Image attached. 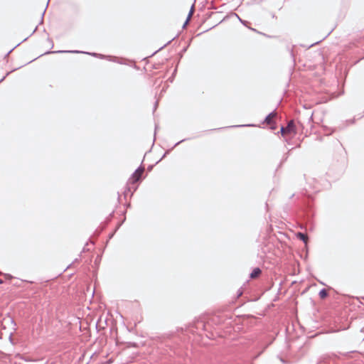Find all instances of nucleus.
<instances>
[{
  "mask_svg": "<svg viewBox=\"0 0 364 364\" xmlns=\"http://www.w3.org/2000/svg\"><path fill=\"white\" fill-rule=\"evenodd\" d=\"M157 127H158L157 124H155V132H154V134H156V131L157 129Z\"/></svg>",
  "mask_w": 364,
  "mask_h": 364,
  "instance_id": "nucleus-36",
  "label": "nucleus"
},
{
  "mask_svg": "<svg viewBox=\"0 0 364 364\" xmlns=\"http://www.w3.org/2000/svg\"><path fill=\"white\" fill-rule=\"evenodd\" d=\"M250 29H251L252 31H256L255 28H250Z\"/></svg>",
  "mask_w": 364,
  "mask_h": 364,
  "instance_id": "nucleus-40",
  "label": "nucleus"
},
{
  "mask_svg": "<svg viewBox=\"0 0 364 364\" xmlns=\"http://www.w3.org/2000/svg\"><path fill=\"white\" fill-rule=\"evenodd\" d=\"M296 237L299 240H300L301 241H302L305 244L307 242L308 237H307V236L304 232H299L296 233Z\"/></svg>",
  "mask_w": 364,
  "mask_h": 364,
  "instance_id": "nucleus-9",
  "label": "nucleus"
},
{
  "mask_svg": "<svg viewBox=\"0 0 364 364\" xmlns=\"http://www.w3.org/2000/svg\"><path fill=\"white\" fill-rule=\"evenodd\" d=\"M78 261H79V259H75V261H74V262H78Z\"/></svg>",
  "mask_w": 364,
  "mask_h": 364,
  "instance_id": "nucleus-42",
  "label": "nucleus"
},
{
  "mask_svg": "<svg viewBox=\"0 0 364 364\" xmlns=\"http://www.w3.org/2000/svg\"><path fill=\"white\" fill-rule=\"evenodd\" d=\"M262 272V270L259 267H255L251 273L250 274V278L254 279L257 277Z\"/></svg>",
  "mask_w": 364,
  "mask_h": 364,
  "instance_id": "nucleus-8",
  "label": "nucleus"
},
{
  "mask_svg": "<svg viewBox=\"0 0 364 364\" xmlns=\"http://www.w3.org/2000/svg\"><path fill=\"white\" fill-rule=\"evenodd\" d=\"M45 14H46V9H44V11L43 12V14H42L41 23H43V16H44Z\"/></svg>",
  "mask_w": 364,
  "mask_h": 364,
  "instance_id": "nucleus-27",
  "label": "nucleus"
},
{
  "mask_svg": "<svg viewBox=\"0 0 364 364\" xmlns=\"http://www.w3.org/2000/svg\"><path fill=\"white\" fill-rule=\"evenodd\" d=\"M124 220H125V218H124ZM124 220H122V222H121V223L118 225V226L117 227V228H116L115 231H116V230H117V229H118V228L122 225V223H124Z\"/></svg>",
  "mask_w": 364,
  "mask_h": 364,
  "instance_id": "nucleus-29",
  "label": "nucleus"
},
{
  "mask_svg": "<svg viewBox=\"0 0 364 364\" xmlns=\"http://www.w3.org/2000/svg\"><path fill=\"white\" fill-rule=\"evenodd\" d=\"M85 53L87 55H90L94 57H99L101 59H109V60L115 61L114 60H112V58H115V57L111 56V55H105L103 54H100L97 53H89V52H84V51H80L77 50H58V51H50L47 50V55L49 53Z\"/></svg>",
  "mask_w": 364,
  "mask_h": 364,
  "instance_id": "nucleus-2",
  "label": "nucleus"
},
{
  "mask_svg": "<svg viewBox=\"0 0 364 364\" xmlns=\"http://www.w3.org/2000/svg\"><path fill=\"white\" fill-rule=\"evenodd\" d=\"M176 73H177V68H175L171 74V75L168 77V80L170 82H173V80H174V77L176 75Z\"/></svg>",
  "mask_w": 364,
  "mask_h": 364,
  "instance_id": "nucleus-14",
  "label": "nucleus"
},
{
  "mask_svg": "<svg viewBox=\"0 0 364 364\" xmlns=\"http://www.w3.org/2000/svg\"><path fill=\"white\" fill-rule=\"evenodd\" d=\"M138 188V183H131L129 182V179L128 180L124 191L123 192V194L124 196V198H126L127 196V194L129 193H131V196H133L134 193L136 191Z\"/></svg>",
  "mask_w": 364,
  "mask_h": 364,
  "instance_id": "nucleus-5",
  "label": "nucleus"
},
{
  "mask_svg": "<svg viewBox=\"0 0 364 364\" xmlns=\"http://www.w3.org/2000/svg\"><path fill=\"white\" fill-rule=\"evenodd\" d=\"M271 343H269L266 345H264L263 347H262V350L256 355L254 356V359H256L262 353L263 351L269 346V345H270Z\"/></svg>",
  "mask_w": 364,
  "mask_h": 364,
  "instance_id": "nucleus-15",
  "label": "nucleus"
},
{
  "mask_svg": "<svg viewBox=\"0 0 364 364\" xmlns=\"http://www.w3.org/2000/svg\"><path fill=\"white\" fill-rule=\"evenodd\" d=\"M188 47H184L181 51V55H182L186 50Z\"/></svg>",
  "mask_w": 364,
  "mask_h": 364,
  "instance_id": "nucleus-23",
  "label": "nucleus"
},
{
  "mask_svg": "<svg viewBox=\"0 0 364 364\" xmlns=\"http://www.w3.org/2000/svg\"><path fill=\"white\" fill-rule=\"evenodd\" d=\"M49 2H50V0H47V3H46L47 8H48V6H49Z\"/></svg>",
  "mask_w": 364,
  "mask_h": 364,
  "instance_id": "nucleus-35",
  "label": "nucleus"
},
{
  "mask_svg": "<svg viewBox=\"0 0 364 364\" xmlns=\"http://www.w3.org/2000/svg\"><path fill=\"white\" fill-rule=\"evenodd\" d=\"M323 128H324V130H325V131H326V130H330V129H329L328 128H327L326 127H324Z\"/></svg>",
  "mask_w": 364,
  "mask_h": 364,
  "instance_id": "nucleus-39",
  "label": "nucleus"
},
{
  "mask_svg": "<svg viewBox=\"0 0 364 364\" xmlns=\"http://www.w3.org/2000/svg\"><path fill=\"white\" fill-rule=\"evenodd\" d=\"M153 167H154V165H149V166H148V167H147V171H151L152 170Z\"/></svg>",
  "mask_w": 364,
  "mask_h": 364,
  "instance_id": "nucleus-26",
  "label": "nucleus"
},
{
  "mask_svg": "<svg viewBox=\"0 0 364 364\" xmlns=\"http://www.w3.org/2000/svg\"><path fill=\"white\" fill-rule=\"evenodd\" d=\"M318 296L321 299H324L328 296V293L326 289L323 288L319 291Z\"/></svg>",
  "mask_w": 364,
  "mask_h": 364,
  "instance_id": "nucleus-11",
  "label": "nucleus"
},
{
  "mask_svg": "<svg viewBox=\"0 0 364 364\" xmlns=\"http://www.w3.org/2000/svg\"><path fill=\"white\" fill-rule=\"evenodd\" d=\"M287 134L292 135V136H295L299 130H303L304 127L302 123L298 122L297 124L295 123L294 119L289 120L287 126L285 127Z\"/></svg>",
  "mask_w": 364,
  "mask_h": 364,
  "instance_id": "nucleus-3",
  "label": "nucleus"
},
{
  "mask_svg": "<svg viewBox=\"0 0 364 364\" xmlns=\"http://www.w3.org/2000/svg\"><path fill=\"white\" fill-rule=\"evenodd\" d=\"M188 21H189L188 18H187L186 21L184 22V23L183 25V28H185L186 26V25L188 24Z\"/></svg>",
  "mask_w": 364,
  "mask_h": 364,
  "instance_id": "nucleus-25",
  "label": "nucleus"
},
{
  "mask_svg": "<svg viewBox=\"0 0 364 364\" xmlns=\"http://www.w3.org/2000/svg\"><path fill=\"white\" fill-rule=\"evenodd\" d=\"M280 360H281V362H282L283 363H286V362H285V360H284V358H280Z\"/></svg>",
  "mask_w": 364,
  "mask_h": 364,
  "instance_id": "nucleus-34",
  "label": "nucleus"
},
{
  "mask_svg": "<svg viewBox=\"0 0 364 364\" xmlns=\"http://www.w3.org/2000/svg\"><path fill=\"white\" fill-rule=\"evenodd\" d=\"M276 128H277L276 124H271V126H270L271 129L274 130V129H276Z\"/></svg>",
  "mask_w": 364,
  "mask_h": 364,
  "instance_id": "nucleus-24",
  "label": "nucleus"
},
{
  "mask_svg": "<svg viewBox=\"0 0 364 364\" xmlns=\"http://www.w3.org/2000/svg\"><path fill=\"white\" fill-rule=\"evenodd\" d=\"M99 259H100V257L98 255L96 259L95 260V262L97 263V262L99 261Z\"/></svg>",
  "mask_w": 364,
  "mask_h": 364,
  "instance_id": "nucleus-31",
  "label": "nucleus"
},
{
  "mask_svg": "<svg viewBox=\"0 0 364 364\" xmlns=\"http://www.w3.org/2000/svg\"><path fill=\"white\" fill-rule=\"evenodd\" d=\"M333 132V130H331L330 132H326V135H331Z\"/></svg>",
  "mask_w": 364,
  "mask_h": 364,
  "instance_id": "nucleus-30",
  "label": "nucleus"
},
{
  "mask_svg": "<svg viewBox=\"0 0 364 364\" xmlns=\"http://www.w3.org/2000/svg\"><path fill=\"white\" fill-rule=\"evenodd\" d=\"M276 109L277 108H275L273 111H272L271 112H269L266 117L264 119L262 123L263 124H271L272 122V119L275 117L276 115Z\"/></svg>",
  "mask_w": 364,
  "mask_h": 364,
  "instance_id": "nucleus-6",
  "label": "nucleus"
},
{
  "mask_svg": "<svg viewBox=\"0 0 364 364\" xmlns=\"http://www.w3.org/2000/svg\"><path fill=\"white\" fill-rule=\"evenodd\" d=\"M143 163V161L141 162ZM144 170V167L142 164L134 171V172L131 175L129 178V182L131 183H139L141 181V172H143Z\"/></svg>",
  "mask_w": 364,
  "mask_h": 364,
  "instance_id": "nucleus-4",
  "label": "nucleus"
},
{
  "mask_svg": "<svg viewBox=\"0 0 364 364\" xmlns=\"http://www.w3.org/2000/svg\"><path fill=\"white\" fill-rule=\"evenodd\" d=\"M191 15H192V10H191L188 13V20L190 19V18L191 17Z\"/></svg>",
  "mask_w": 364,
  "mask_h": 364,
  "instance_id": "nucleus-28",
  "label": "nucleus"
},
{
  "mask_svg": "<svg viewBox=\"0 0 364 364\" xmlns=\"http://www.w3.org/2000/svg\"><path fill=\"white\" fill-rule=\"evenodd\" d=\"M128 346L129 347L136 348V347H138V344L136 343H134V342H129L128 343Z\"/></svg>",
  "mask_w": 364,
  "mask_h": 364,
  "instance_id": "nucleus-20",
  "label": "nucleus"
},
{
  "mask_svg": "<svg viewBox=\"0 0 364 364\" xmlns=\"http://www.w3.org/2000/svg\"><path fill=\"white\" fill-rule=\"evenodd\" d=\"M50 46V49L53 48V41H51L49 38H47V46Z\"/></svg>",
  "mask_w": 364,
  "mask_h": 364,
  "instance_id": "nucleus-19",
  "label": "nucleus"
},
{
  "mask_svg": "<svg viewBox=\"0 0 364 364\" xmlns=\"http://www.w3.org/2000/svg\"><path fill=\"white\" fill-rule=\"evenodd\" d=\"M277 134H281L282 136L285 137L286 134H287L285 127L281 126L280 130L277 132Z\"/></svg>",
  "mask_w": 364,
  "mask_h": 364,
  "instance_id": "nucleus-13",
  "label": "nucleus"
},
{
  "mask_svg": "<svg viewBox=\"0 0 364 364\" xmlns=\"http://www.w3.org/2000/svg\"><path fill=\"white\" fill-rule=\"evenodd\" d=\"M263 0H252L251 2V4H260Z\"/></svg>",
  "mask_w": 364,
  "mask_h": 364,
  "instance_id": "nucleus-22",
  "label": "nucleus"
},
{
  "mask_svg": "<svg viewBox=\"0 0 364 364\" xmlns=\"http://www.w3.org/2000/svg\"><path fill=\"white\" fill-rule=\"evenodd\" d=\"M188 139H191V138L183 139L180 140L179 141L176 142L171 149H168L165 151V153L163 154L161 158L156 163V164H157L159 161H161L163 159H164L168 154H169L173 149L176 147L178 145H179L182 142L186 141Z\"/></svg>",
  "mask_w": 364,
  "mask_h": 364,
  "instance_id": "nucleus-7",
  "label": "nucleus"
},
{
  "mask_svg": "<svg viewBox=\"0 0 364 364\" xmlns=\"http://www.w3.org/2000/svg\"><path fill=\"white\" fill-rule=\"evenodd\" d=\"M99 259H100V257L98 255L96 259L95 260V262L97 263V262L99 261Z\"/></svg>",
  "mask_w": 364,
  "mask_h": 364,
  "instance_id": "nucleus-32",
  "label": "nucleus"
},
{
  "mask_svg": "<svg viewBox=\"0 0 364 364\" xmlns=\"http://www.w3.org/2000/svg\"><path fill=\"white\" fill-rule=\"evenodd\" d=\"M235 15L238 18L240 22L245 26L247 27V24H249V22L242 19L237 14H235Z\"/></svg>",
  "mask_w": 364,
  "mask_h": 364,
  "instance_id": "nucleus-16",
  "label": "nucleus"
},
{
  "mask_svg": "<svg viewBox=\"0 0 364 364\" xmlns=\"http://www.w3.org/2000/svg\"><path fill=\"white\" fill-rule=\"evenodd\" d=\"M46 320H47V324H48L49 322V317L48 316H47Z\"/></svg>",
  "mask_w": 364,
  "mask_h": 364,
  "instance_id": "nucleus-38",
  "label": "nucleus"
},
{
  "mask_svg": "<svg viewBox=\"0 0 364 364\" xmlns=\"http://www.w3.org/2000/svg\"><path fill=\"white\" fill-rule=\"evenodd\" d=\"M171 43V41H168L165 45H164L163 46H161V48H159L158 50H156V51H154L149 57H151L153 55H154L156 53H158L159 50H162L165 46H166L168 44H169Z\"/></svg>",
  "mask_w": 364,
  "mask_h": 364,
  "instance_id": "nucleus-17",
  "label": "nucleus"
},
{
  "mask_svg": "<svg viewBox=\"0 0 364 364\" xmlns=\"http://www.w3.org/2000/svg\"><path fill=\"white\" fill-rule=\"evenodd\" d=\"M114 234V232L109 234V239H111L113 237Z\"/></svg>",
  "mask_w": 364,
  "mask_h": 364,
  "instance_id": "nucleus-33",
  "label": "nucleus"
},
{
  "mask_svg": "<svg viewBox=\"0 0 364 364\" xmlns=\"http://www.w3.org/2000/svg\"><path fill=\"white\" fill-rule=\"evenodd\" d=\"M299 217L305 223L312 225L314 217L312 200L309 198H306L304 205L300 208Z\"/></svg>",
  "mask_w": 364,
  "mask_h": 364,
  "instance_id": "nucleus-1",
  "label": "nucleus"
},
{
  "mask_svg": "<svg viewBox=\"0 0 364 364\" xmlns=\"http://www.w3.org/2000/svg\"><path fill=\"white\" fill-rule=\"evenodd\" d=\"M255 125L253 124H242V125H235V126H230L229 127L230 128H232V127H255Z\"/></svg>",
  "mask_w": 364,
  "mask_h": 364,
  "instance_id": "nucleus-18",
  "label": "nucleus"
},
{
  "mask_svg": "<svg viewBox=\"0 0 364 364\" xmlns=\"http://www.w3.org/2000/svg\"><path fill=\"white\" fill-rule=\"evenodd\" d=\"M47 364H50L48 360H47ZM50 364H52V363H50Z\"/></svg>",
  "mask_w": 364,
  "mask_h": 364,
  "instance_id": "nucleus-45",
  "label": "nucleus"
},
{
  "mask_svg": "<svg viewBox=\"0 0 364 364\" xmlns=\"http://www.w3.org/2000/svg\"><path fill=\"white\" fill-rule=\"evenodd\" d=\"M130 205H131L130 203L127 205V207H130Z\"/></svg>",
  "mask_w": 364,
  "mask_h": 364,
  "instance_id": "nucleus-43",
  "label": "nucleus"
},
{
  "mask_svg": "<svg viewBox=\"0 0 364 364\" xmlns=\"http://www.w3.org/2000/svg\"><path fill=\"white\" fill-rule=\"evenodd\" d=\"M159 105V101L156 100L154 103V107H153V113H154L158 107Z\"/></svg>",
  "mask_w": 364,
  "mask_h": 364,
  "instance_id": "nucleus-21",
  "label": "nucleus"
},
{
  "mask_svg": "<svg viewBox=\"0 0 364 364\" xmlns=\"http://www.w3.org/2000/svg\"><path fill=\"white\" fill-rule=\"evenodd\" d=\"M95 232L97 233V236H98L100 234V232H98L97 230H96Z\"/></svg>",
  "mask_w": 364,
  "mask_h": 364,
  "instance_id": "nucleus-37",
  "label": "nucleus"
},
{
  "mask_svg": "<svg viewBox=\"0 0 364 364\" xmlns=\"http://www.w3.org/2000/svg\"><path fill=\"white\" fill-rule=\"evenodd\" d=\"M2 283H3V282H2V280L0 279V284H2Z\"/></svg>",
  "mask_w": 364,
  "mask_h": 364,
  "instance_id": "nucleus-44",
  "label": "nucleus"
},
{
  "mask_svg": "<svg viewBox=\"0 0 364 364\" xmlns=\"http://www.w3.org/2000/svg\"><path fill=\"white\" fill-rule=\"evenodd\" d=\"M174 335H175V333H173V332H170V333H165L163 336H161L160 339H161V342H164L165 340L171 339V338H173L174 336Z\"/></svg>",
  "mask_w": 364,
  "mask_h": 364,
  "instance_id": "nucleus-10",
  "label": "nucleus"
},
{
  "mask_svg": "<svg viewBox=\"0 0 364 364\" xmlns=\"http://www.w3.org/2000/svg\"><path fill=\"white\" fill-rule=\"evenodd\" d=\"M290 151L291 150H289L286 154H284V156L280 161V164L279 165V167H280L282 165V164L284 163L287 160V159L289 156Z\"/></svg>",
  "mask_w": 364,
  "mask_h": 364,
  "instance_id": "nucleus-12",
  "label": "nucleus"
},
{
  "mask_svg": "<svg viewBox=\"0 0 364 364\" xmlns=\"http://www.w3.org/2000/svg\"><path fill=\"white\" fill-rule=\"evenodd\" d=\"M318 43V42H317V43ZM315 44H316V43H312V45H311V46H309V48H310V47H311V46H314Z\"/></svg>",
  "mask_w": 364,
  "mask_h": 364,
  "instance_id": "nucleus-41",
  "label": "nucleus"
}]
</instances>
